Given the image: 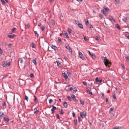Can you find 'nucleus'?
<instances>
[{
    "label": "nucleus",
    "instance_id": "a19ab883",
    "mask_svg": "<svg viewBox=\"0 0 129 129\" xmlns=\"http://www.w3.org/2000/svg\"><path fill=\"white\" fill-rule=\"evenodd\" d=\"M65 48L66 49H68H68H69L70 48V47L69 45L68 44H67V46H66L65 47Z\"/></svg>",
    "mask_w": 129,
    "mask_h": 129
},
{
    "label": "nucleus",
    "instance_id": "c85d7f7f",
    "mask_svg": "<svg viewBox=\"0 0 129 129\" xmlns=\"http://www.w3.org/2000/svg\"><path fill=\"white\" fill-rule=\"evenodd\" d=\"M77 119H75L74 121V123L75 125H76L77 124Z\"/></svg>",
    "mask_w": 129,
    "mask_h": 129
},
{
    "label": "nucleus",
    "instance_id": "9b49d317",
    "mask_svg": "<svg viewBox=\"0 0 129 129\" xmlns=\"http://www.w3.org/2000/svg\"><path fill=\"white\" fill-rule=\"evenodd\" d=\"M109 20L111 21H115V19L113 18V17L111 16H110L109 17Z\"/></svg>",
    "mask_w": 129,
    "mask_h": 129
},
{
    "label": "nucleus",
    "instance_id": "4be33fe9",
    "mask_svg": "<svg viewBox=\"0 0 129 129\" xmlns=\"http://www.w3.org/2000/svg\"><path fill=\"white\" fill-rule=\"evenodd\" d=\"M82 115L84 117H85L86 116V112L85 111H83L82 112Z\"/></svg>",
    "mask_w": 129,
    "mask_h": 129
},
{
    "label": "nucleus",
    "instance_id": "b1692460",
    "mask_svg": "<svg viewBox=\"0 0 129 129\" xmlns=\"http://www.w3.org/2000/svg\"><path fill=\"white\" fill-rule=\"evenodd\" d=\"M20 62L21 63L23 62V60L22 58H20L19 60L18 63Z\"/></svg>",
    "mask_w": 129,
    "mask_h": 129
},
{
    "label": "nucleus",
    "instance_id": "4468645a",
    "mask_svg": "<svg viewBox=\"0 0 129 129\" xmlns=\"http://www.w3.org/2000/svg\"><path fill=\"white\" fill-rule=\"evenodd\" d=\"M56 109V107H55L54 106H53V108L51 110V111L52 112V113H53L54 112H55L54 110H55Z\"/></svg>",
    "mask_w": 129,
    "mask_h": 129
},
{
    "label": "nucleus",
    "instance_id": "c9c22d12",
    "mask_svg": "<svg viewBox=\"0 0 129 129\" xmlns=\"http://www.w3.org/2000/svg\"><path fill=\"white\" fill-rule=\"evenodd\" d=\"M2 106H5L6 105V103H5V102H4V101H3L2 102Z\"/></svg>",
    "mask_w": 129,
    "mask_h": 129
},
{
    "label": "nucleus",
    "instance_id": "5701e85b",
    "mask_svg": "<svg viewBox=\"0 0 129 129\" xmlns=\"http://www.w3.org/2000/svg\"><path fill=\"white\" fill-rule=\"evenodd\" d=\"M116 27L119 30L120 29V28L119 25L118 24H116L115 25Z\"/></svg>",
    "mask_w": 129,
    "mask_h": 129
},
{
    "label": "nucleus",
    "instance_id": "f03ea898",
    "mask_svg": "<svg viewBox=\"0 0 129 129\" xmlns=\"http://www.w3.org/2000/svg\"><path fill=\"white\" fill-rule=\"evenodd\" d=\"M103 8L105 9V11H104V10H101V12L105 16H106L108 14L107 12H110V10L108 7H106L105 6L103 7Z\"/></svg>",
    "mask_w": 129,
    "mask_h": 129
},
{
    "label": "nucleus",
    "instance_id": "aec40b11",
    "mask_svg": "<svg viewBox=\"0 0 129 129\" xmlns=\"http://www.w3.org/2000/svg\"><path fill=\"white\" fill-rule=\"evenodd\" d=\"M85 24L86 25H88L89 23V22L88 21V19H85Z\"/></svg>",
    "mask_w": 129,
    "mask_h": 129
},
{
    "label": "nucleus",
    "instance_id": "e433bc0d",
    "mask_svg": "<svg viewBox=\"0 0 129 129\" xmlns=\"http://www.w3.org/2000/svg\"><path fill=\"white\" fill-rule=\"evenodd\" d=\"M122 19L124 21L126 22V21L127 20V18L126 17H125L124 18H123Z\"/></svg>",
    "mask_w": 129,
    "mask_h": 129
},
{
    "label": "nucleus",
    "instance_id": "6e6d98bb",
    "mask_svg": "<svg viewBox=\"0 0 129 129\" xmlns=\"http://www.w3.org/2000/svg\"><path fill=\"white\" fill-rule=\"evenodd\" d=\"M68 32H69V33L70 34H71V31H72V30H70L69 29H68Z\"/></svg>",
    "mask_w": 129,
    "mask_h": 129
},
{
    "label": "nucleus",
    "instance_id": "09e8293b",
    "mask_svg": "<svg viewBox=\"0 0 129 129\" xmlns=\"http://www.w3.org/2000/svg\"><path fill=\"white\" fill-rule=\"evenodd\" d=\"M123 68V70H125V68L124 66V64H121Z\"/></svg>",
    "mask_w": 129,
    "mask_h": 129
},
{
    "label": "nucleus",
    "instance_id": "13d9d810",
    "mask_svg": "<svg viewBox=\"0 0 129 129\" xmlns=\"http://www.w3.org/2000/svg\"><path fill=\"white\" fill-rule=\"evenodd\" d=\"M101 97H104V93H101Z\"/></svg>",
    "mask_w": 129,
    "mask_h": 129
},
{
    "label": "nucleus",
    "instance_id": "cd10ccee",
    "mask_svg": "<svg viewBox=\"0 0 129 129\" xmlns=\"http://www.w3.org/2000/svg\"><path fill=\"white\" fill-rule=\"evenodd\" d=\"M59 113L61 114H64V112L62 109H61V110L60 111Z\"/></svg>",
    "mask_w": 129,
    "mask_h": 129
},
{
    "label": "nucleus",
    "instance_id": "0eeeda50",
    "mask_svg": "<svg viewBox=\"0 0 129 129\" xmlns=\"http://www.w3.org/2000/svg\"><path fill=\"white\" fill-rule=\"evenodd\" d=\"M76 88L71 85H69L66 87L65 89H76Z\"/></svg>",
    "mask_w": 129,
    "mask_h": 129
},
{
    "label": "nucleus",
    "instance_id": "ea45409f",
    "mask_svg": "<svg viewBox=\"0 0 129 129\" xmlns=\"http://www.w3.org/2000/svg\"><path fill=\"white\" fill-rule=\"evenodd\" d=\"M16 29L15 28H13L12 29L11 31L12 32H13L14 31H15Z\"/></svg>",
    "mask_w": 129,
    "mask_h": 129
},
{
    "label": "nucleus",
    "instance_id": "6e6552de",
    "mask_svg": "<svg viewBox=\"0 0 129 129\" xmlns=\"http://www.w3.org/2000/svg\"><path fill=\"white\" fill-rule=\"evenodd\" d=\"M79 56L80 58L83 60H84L83 55L82 54V53L81 52H79Z\"/></svg>",
    "mask_w": 129,
    "mask_h": 129
},
{
    "label": "nucleus",
    "instance_id": "1a4fd4ad",
    "mask_svg": "<svg viewBox=\"0 0 129 129\" xmlns=\"http://www.w3.org/2000/svg\"><path fill=\"white\" fill-rule=\"evenodd\" d=\"M19 84L21 85H24L25 84V82L22 80H20L19 81Z\"/></svg>",
    "mask_w": 129,
    "mask_h": 129
},
{
    "label": "nucleus",
    "instance_id": "a878e982",
    "mask_svg": "<svg viewBox=\"0 0 129 129\" xmlns=\"http://www.w3.org/2000/svg\"><path fill=\"white\" fill-rule=\"evenodd\" d=\"M51 22L53 25H55V21L54 20H52L51 21Z\"/></svg>",
    "mask_w": 129,
    "mask_h": 129
},
{
    "label": "nucleus",
    "instance_id": "0e129e2a",
    "mask_svg": "<svg viewBox=\"0 0 129 129\" xmlns=\"http://www.w3.org/2000/svg\"><path fill=\"white\" fill-rule=\"evenodd\" d=\"M56 116H57V118L58 119H59L60 117H59V115H58V114H56Z\"/></svg>",
    "mask_w": 129,
    "mask_h": 129
},
{
    "label": "nucleus",
    "instance_id": "bb28decb",
    "mask_svg": "<svg viewBox=\"0 0 129 129\" xmlns=\"http://www.w3.org/2000/svg\"><path fill=\"white\" fill-rule=\"evenodd\" d=\"M63 104L64 106L66 108H67L68 106V104L66 102H64L63 103Z\"/></svg>",
    "mask_w": 129,
    "mask_h": 129
},
{
    "label": "nucleus",
    "instance_id": "79ce46f5",
    "mask_svg": "<svg viewBox=\"0 0 129 129\" xmlns=\"http://www.w3.org/2000/svg\"><path fill=\"white\" fill-rule=\"evenodd\" d=\"M73 100L75 102H78V101H77V100H76V98H74V99H73Z\"/></svg>",
    "mask_w": 129,
    "mask_h": 129
},
{
    "label": "nucleus",
    "instance_id": "20e7f679",
    "mask_svg": "<svg viewBox=\"0 0 129 129\" xmlns=\"http://www.w3.org/2000/svg\"><path fill=\"white\" fill-rule=\"evenodd\" d=\"M63 72L64 73L62 72V74L64 76V78H65L66 81H68L69 79L67 75L66 74L64 71Z\"/></svg>",
    "mask_w": 129,
    "mask_h": 129
},
{
    "label": "nucleus",
    "instance_id": "69168bd1",
    "mask_svg": "<svg viewBox=\"0 0 129 129\" xmlns=\"http://www.w3.org/2000/svg\"><path fill=\"white\" fill-rule=\"evenodd\" d=\"M89 93L90 96L93 95V94L92 93V92H90V91Z\"/></svg>",
    "mask_w": 129,
    "mask_h": 129
},
{
    "label": "nucleus",
    "instance_id": "dca6fc26",
    "mask_svg": "<svg viewBox=\"0 0 129 129\" xmlns=\"http://www.w3.org/2000/svg\"><path fill=\"white\" fill-rule=\"evenodd\" d=\"M78 26L79 28L81 29H83V26L81 23H78Z\"/></svg>",
    "mask_w": 129,
    "mask_h": 129
},
{
    "label": "nucleus",
    "instance_id": "680f3d73",
    "mask_svg": "<svg viewBox=\"0 0 129 129\" xmlns=\"http://www.w3.org/2000/svg\"><path fill=\"white\" fill-rule=\"evenodd\" d=\"M125 36L127 37L129 39V35H127V34H125Z\"/></svg>",
    "mask_w": 129,
    "mask_h": 129
},
{
    "label": "nucleus",
    "instance_id": "338daca9",
    "mask_svg": "<svg viewBox=\"0 0 129 129\" xmlns=\"http://www.w3.org/2000/svg\"><path fill=\"white\" fill-rule=\"evenodd\" d=\"M8 77L7 75H6L3 76V77L2 78V79H3L4 78H6Z\"/></svg>",
    "mask_w": 129,
    "mask_h": 129
},
{
    "label": "nucleus",
    "instance_id": "4c0bfd02",
    "mask_svg": "<svg viewBox=\"0 0 129 129\" xmlns=\"http://www.w3.org/2000/svg\"><path fill=\"white\" fill-rule=\"evenodd\" d=\"M126 60L127 61H129V56H127L126 57Z\"/></svg>",
    "mask_w": 129,
    "mask_h": 129
},
{
    "label": "nucleus",
    "instance_id": "de8ad7c7",
    "mask_svg": "<svg viewBox=\"0 0 129 129\" xmlns=\"http://www.w3.org/2000/svg\"><path fill=\"white\" fill-rule=\"evenodd\" d=\"M95 81H96V82H99V80L98 78V77H97V78H96L95 79Z\"/></svg>",
    "mask_w": 129,
    "mask_h": 129
},
{
    "label": "nucleus",
    "instance_id": "ddd939ff",
    "mask_svg": "<svg viewBox=\"0 0 129 129\" xmlns=\"http://www.w3.org/2000/svg\"><path fill=\"white\" fill-rule=\"evenodd\" d=\"M39 111V110H37L36 109V108H35L34 109V114H35L36 115L38 113Z\"/></svg>",
    "mask_w": 129,
    "mask_h": 129
},
{
    "label": "nucleus",
    "instance_id": "4d7b16f0",
    "mask_svg": "<svg viewBox=\"0 0 129 129\" xmlns=\"http://www.w3.org/2000/svg\"><path fill=\"white\" fill-rule=\"evenodd\" d=\"M120 127H116L113 128V129H120Z\"/></svg>",
    "mask_w": 129,
    "mask_h": 129
},
{
    "label": "nucleus",
    "instance_id": "f8f14e48",
    "mask_svg": "<svg viewBox=\"0 0 129 129\" xmlns=\"http://www.w3.org/2000/svg\"><path fill=\"white\" fill-rule=\"evenodd\" d=\"M9 120V119L8 118H6L5 117H4L3 118V121L5 122L6 123H7L8 122Z\"/></svg>",
    "mask_w": 129,
    "mask_h": 129
},
{
    "label": "nucleus",
    "instance_id": "774afa93",
    "mask_svg": "<svg viewBox=\"0 0 129 129\" xmlns=\"http://www.w3.org/2000/svg\"><path fill=\"white\" fill-rule=\"evenodd\" d=\"M12 45V44H8V46L9 48H10L11 46Z\"/></svg>",
    "mask_w": 129,
    "mask_h": 129
},
{
    "label": "nucleus",
    "instance_id": "a211bd4d",
    "mask_svg": "<svg viewBox=\"0 0 129 129\" xmlns=\"http://www.w3.org/2000/svg\"><path fill=\"white\" fill-rule=\"evenodd\" d=\"M33 63H34V64L35 65H36L37 64V62L36 61V58H34L33 60Z\"/></svg>",
    "mask_w": 129,
    "mask_h": 129
},
{
    "label": "nucleus",
    "instance_id": "f3484780",
    "mask_svg": "<svg viewBox=\"0 0 129 129\" xmlns=\"http://www.w3.org/2000/svg\"><path fill=\"white\" fill-rule=\"evenodd\" d=\"M69 90H70L71 92H72L74 93L76 91H77V89H75V90H74L73 89H69V90H68L67 91H69Z\"/></svg>",
    "mask_w": 129,
    "mask_h": 129
},
{
    "label": "nucleus",
    "instance_id": "412c9836",
    "mask_svg": "<svg viewBox=\"0 0 129 129\" xmlns=\"http://www.w3.org/2000/svg\"><path fill=\"white\" fill-rule=\"evenodd\" d=\"M56 62L57 63V64L58 66L59 67H60L61 66V64L60 62L59 61H57Z\"/></svg>",
    "mask_w": 129,
    "mask_h": 129
},
{
    "label": "nucleus",
    "instance_id": "58836bf2",
    "mask_svg": "<svg viewBox=\"0 0 129 129\" xmlns=\"http://www.w3.org/2000/svg\"><path fill=\"white\" fill-rule=\"evenodd\" d=\"M84 40H85L86 41H87L88 40L87 39V38H86V36H84Z\"/></svg>",
    "mask_w": 129,
    "mask_h": 129
},
{
    "label": "nucleus",
    "instance_id": "72a5a7b5",
    "mask_svg": "<svg viewBox=\"0 0 129 129\" xmlns=\"http://www.w3.org/2000/svg\"><path fill=\"white\" fill-rule=\"evenodd\" d=\"M113 92H114V93H113V98L114 99H116V97L115 96V94L114 93L115 92L114 91Z\"/></svg>",
    "mask_w": 129,
    "mask_h": 129
},
{
    "label": "nucleus",
    "instance_id": "9d476101",
    "mask_svg": "<svg viewBox=\"0 0 129 129\" xmlns=\"http://www.w3.org/2000/svg\"><path fill=\"white\" fill-rule=\"evenodd\" d=\"M50 46L52 49L55 51L58 49L57 47L55 46H54L53 45H51Z\"/></svg>",
    "mask_w": 129,
    "mask_h": 129
},
{
    "label": "nucleus",
    "instance_id": "a18cd8bd",
    "mask_svg": "<svg viewBox=\"0 0 129 129\" xmlns=\"http://www.w3.org/2000/svg\"><path fill=\"white\" fill-rule=\"evenodd\" d=\"M34 32H35V36H38V33H37V32L36 31H35Z\"/></svg>",
    "mask_w": 129,
    "mask_h": 129
},
{
    "label": "nucleus",
    "instance_id": "e2e57ef3",
    "mask_svg": "<svg viewBox=\"0 0 129 129\" xmlns=\"http://www.w3.org/2000/svg\"><path fill=\"white\" fill-rule=\"evenodd\" d=\"M25 99L27 101H28V98L27 96H25Z\"/></svg>",
    "mask_w": 129,
    "mask_h": 129
},
{
    "label": "nucleus",
    "instance_id": "3c124183",
    "mask_svg": "<svg viewBox=\"0 0 129 129\" xmlns=\"http://www.w3.org/2000/svg\"><path fill=\"white\" fill-rule=\"evenodd\" d=\"M71 97H72V99H74V98H75V95L73 94H72L71 96Z\"/></svg>",
    "mask_w": 129,
    "mask_h": 129
},
{
    "label": "nucleus",
    "instance_id": "c756f323",
    "mask_svg": "<svg viewBox=\"0 0 129 129\" xmlns=\"http://www.w3.org/2000/svg\"><path fill=\"white\" fill-rule=\"evenodd\" d=\"M99 16L101 19L103 18V16L101 14H99Z\"/></svg>",
    "mask_w": 129,
    "mask_h": 129
},
{
    "label": "nucleus",
    "instance_id": "7c9ffc66",
    "mask_svg": "<svg viewBox=\"0 0 129 129\" xmlns=\"http://www.w3.org/2000/svg\"><path fill=\"white\" fill-rule=\"evenodd\" d=\"M80 103L83 105H84V101L83 100H80Z\"/></svg>",
    "mask_w": 129,
    "mask_h": 129
},
{
    "label": "nucleus",
    "instance_id": "423d86ee",
    "mask_svg": "<svg viewBox=\"0 0 129 129\" xmlns=\"http://www.w3.org/2000/svg\"><path fill=\"white\" fill-rule=\"evenodd\" d=\"M15 36V35L14 34L12 33H11L10 35H9V34H8V37L10 39H12Z\"/></svg>",
    "mask_w": 129,
    "mask_h": 129
},
{
    "label": "nucleus",
    "instance_id": "2eb2a0df",
    "mask_svg": "<svg viewBox=\"0 0 129 129\" xmlns=\"http://www.w3.org/2000/svg\"><path fill=\"white\" fill-rule=\"evenodd\" d=\"M63 33L64 34V35L67 38H69L68 35L67 33V32H65L64 31H63Z\"/></svg>",
    "mask_w": 129,
    "mask_h": 129
},
{
    "label": "nucleus",
    "instance_id": "7ed1b4c3",
    "mask_svg": "<svg viewBox=\"0 0 129 129\" xmlns=\"http://www.w3.org/2000/svg\"><path fill=\"white\" fill-rule=\"evenodd\" d=\"M10 63L8 62L7 63L6 61H4L2 63V65L3 67H6L7 66H9L10 65Z\"/></svg>",
    "mask_w": 129,
    "mask_h": 129
},
{
    "label": "nucleus",
    "instance_id": "37998d69",
    "mask_svg": "<svg viewBox=\"0 0 129 129\" xmlns=\"http://www.w3.org/2000/svg\"><path fill=\"white\" fill-rule=\"evenodd\" d=\"M67 98L70 101H71L72 100V99L69 96H68Z\"/></svg>",
    "mask_w": 129,
    "mask_h": 129
},
{
    "label": "nucleus",
    "instance_id": "8fccbe9b",
    "mask_svg": "<svg viewBox=\"0 0 129 129\" xmlns=\"http://www.w3.org/2000/svg\"><path fill=\"white\" fill-rule=\"evenodd\" d=\"M72 115H73V116L74 117H75V114L74 112H73L72 113Z\"/></svg>",
    "mask_w": 129,
    "mask_h": 129
},
{
    "label": "nucleus",
    "instance_id": "2f4dec72",
    "mask_svg": "<svg viewBox=\"0 0 129 129\" xmlns=\"http://www.w3.org/2000/svg\"><path fill=\"white\" fill-rule=\"evenodd\" d=\"M114 109V108H111L110 110L109 111V112L110 114H111V111H112Z\"/></svg>",
    "mask_w": 129,
    "mask_h": 129
},
{
    "label": "nucleus",
    "instance_id": "603ef678",
    "mask_svg": "<svg viewBox=\"0 0 129 129\" xmlns=\"http://www.w3.org/2000/svg\"><path fill=\"white\" fill-rule=\"evenodd\" d=\"M3 115H4L3 113H0V117H2L3 116Z\"/></svg>",
    "mask_w": 129,
    "mask_h": 129
},
{
    "label": "nucleus",
    "instance_id": "5fc2aeb1",
    "mask_svg": "<svg viewBox=\"0 0 129 129\" xmlns=\"http://www.w3.org/2000/svg\"><path fill=\"white\" fill-rule=\"evenodd\" d=\"M2 2V3L3 4H5V2L4 1V0H0Z\"/></svg>",
    "mask_w": 129,
    "mask_h": 129
},
{
    "label": "nucleus",
    "instance_id": "473e14b6",
    "mask_svg": "<svg viewBox=\"0 0 129 129\" xmlns=\"http://www.w3.org/2000/svg\"><path fill=\"white\" fill-rule=\"evenodd\" d=\"M49 103L51 104L52 103V102L53 101V100L52 99H50L49 100Z\"/></svg>",
    "mask_w": 129,
    "mask_h": 129
},
{
    "label": "nucleus",
    "instance_id": "39448f33",
    "mask_svg": "<svg viewBox=\"0 0 129 129\" xmlns=\"http://www.w3.org/2000/svg\"><path fill=\"white\" fill-rule=\"evenodd\" d=\"M89 54L90 55L92 59H95L96 58V56L93 53H91L89 51H88Z\"/></svg>",
    "mask_w": 129,
    "mask_h": 129
},
{
    "label": "nucleus",
    "instance_id": "6ab92c4d",
    "mask_svg": "<svg viewBox=\"0 0 129 129\" xmlns=\"http://www.w3.org/2000/svg\"><path fill=\"white\" fill-rule=\"evenodd\" d=\"M34 101L36 103H37L38 100L37 99V97L35 95H34Z\"/></svg>",
    "mask_w": 129,
    "mask_h": 129
},
{
    "label": "nucleus",
    "instance_id": "49530a36",
    "mask_svg": "<svg viewBox=\"0 0 129 129\" xmlns=\"http://www.w3.org/2000/svg\"><path fill=\"white\" fill-rule=\"evenodd\" d=\"M58 40L59 42H61V38H60L58 37Z\"/></svg>",
    "mask_w": 129,
    "mask_h": 129
},
{
    "label": "nucleus",
    "instance_id": "bf43d9fd",
    "mask_svg": "<svg viewBox=\"0 0 129 129\" xmlns=\"http://www.w3.org/2000/svg\"><path fill=\"white\" fill-rule=\"evenodd\" d=\"M69 51L70 52H72V50L71 48H70L68 49Z\"/></svg>",
    "mask_w": 129,
    "mask_h": 129
},
{
    "label": "nucleus",
    "instance_id": "393cba45",
    "mask_svg": "<svg viewBox=\"0 0 129 129\" xmlns=\"http://www.w3.org/2000/svg\"><path fill=\"white\" fill-rule=\"evenodd\" d=\"M78 121L80 123H82V121L80 119V117H78Z\"/></svg>",
    "mask_w": 129,
    "mask_h": 129
},
{
    "label": "nucleus",
    "instance_id": "052dcab7",
    "mask_svg": "<svg viewBox=\"0 0 129 129\" xmlns=\"http://www.w3.org/2000/svg\"><path fill=\"white\" fill-rule=\"evenodd\" d=\"M80 116H81V117H82V118L83 119V115H82V113L81 112H80Z\"/></svg>",
    "mask_w": 129,
    "mask_h": 129
},
{
    "label": "nucleus",
    "instance_id": "864d4df0",
    "mask_svg": "<svg viewBox=\"0 0 129 129\" xmlns=\"http://www.w3.org/2000/svg\"><path fill=\"white\" fill-rule=\"evenodd\" d=\"M89 27L90 28H93V27L92 26L91 24H90L89 25Z\"/></svg>",
    "mask_w": 129,
    "mask_h": 129
},
{
    "label": "nucleus",
    "instance_id": "f257e3e1",
    "mask_svg": "<svg viewBox=\"0 0 129 129\" xmlns=\"http://www.w3.org/2000/svg\"><path fill=\"white\" fill-rule=\"evenodd\" d=\"M101 58L102 60H103L105 65L106 67H110L111 64V63L107 59V58L102 56Z\"/></svg>",
    "mask_w": 129,
    "mask_h": 129
},
{
    "label": "nucleus",
    "instance_id": "f704fd0d",
    "mask_svg": "<svg viewBox=\"0 0 129 129\" xmlns=\"http://www.w3.org/2000/svg\"><path fill=\"white\" fill-rule=\"evenodd\" d=\"M45 28V27L44 26H42L41 27V29L43 31H44Z\"/></svg>",
    "mask_w": 129,
    "mask_h": 129
},
{
    "label": "nucleus",
    "instance_id": "c03bdc74",
    "mask_svg": "<svg viewBox=\"0 0 129 129\" xmlns=\"http://www.w3.org/2000/svg\"><path fill=\"white\" fill-rule=\"evenodd\" d=\"M3 45L4 46H5L7 45V43L6 42H4L2 43Z\"/></svg>",
    "mask_w": 129,
    "mask_h": 129
}]
</instances>
